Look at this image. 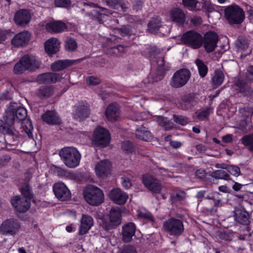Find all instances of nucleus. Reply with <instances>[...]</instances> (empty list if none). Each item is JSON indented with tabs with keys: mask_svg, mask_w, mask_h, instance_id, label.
<instances>
[{
	"mask_svg": "<svg viewBox=\"0 0 253 253\" xmlns=\"http://www.w3.org/2000/svg\"><path fill=\"white\" fill-rule=\"evenodd\" d=\"M27 116V112L25 108L16 103H10L5 111L4 120L8 126H12L15 121L20 122L25 120Z\"/></svg>",
	"mask_w": 253,
	"mask_h": 253,
	"instance_id": "nucleus-1",
	"label": "nucleus"
},
{
	"mask_svg": "<svg viewBox=\"0 0 253 253\" xmlns=\"http://www.w3.org/2000/svg\"><path fill=\"white\" fill-rule=\"evenodd\" d=\"M59 155L64 164L68 168H75L79 165L81 155L76 148L64 147L59 151Z\"/></svg>",
	"mask_w": 253,
	"mask_h": 253,
	"instance_id": "nucleus-2",
	"label": "nucleus"
},
{
	"mask_svg": "<svg viewBox=\"0 0 253 253\" xmlns=\"http://www.w3.org/2000/svg\"><path fill=\"white\" fill-rule=\"evenodd\" d=\"M85 201L90 205L97 206L101 204L104 199V195L101 189L93 185H88L84 190Z\"/></svg>",
	"mask_w": 253,
	"mask_h": 253,
	"instance_id": "nucleus-3",
	"label": "nucleus"
},
{
	"mask_svg": "<svg viewBox=\"0 0 253 253\" xmlns=\"http://www.w3.org/2000/svg\"><path fill=\"white\" fill-rule=\"evenodd\" d=\"M84 8L81 9L82 12H85V15L88 16L92 20H96L100 24H102L104 22L105 17L109 15H112L114 13L117 14L116 12H112L110 10L103 7H100L101 9V11L104 13H100L96 10H90L91 8H95L97 7V5L91 2H84L82 3Z\"/></svg>",
	"mask_w": 253,
	"mask_h": 253,
	"instance_id": "nucleus-4",
	"label": "nucleus"
},
{
	"mask_svg": "<svg viewBox=\"0 0 253 253\" xmlns=\"http://www.w3.org/2000/svg\"><path fill=\"white\" fill-rule=\"evenodd\" d=\"M165 232L170 236L179 237L184 231L183 221L175 217H170L165 220L163 224Z\"/></svg>",
	"mask_w": 253,
	"mask_h": 253,
	"instance_id": "nucleus-5",
	"label": "nucleus"
},
{
	"mask_svg": "<svg viewBox=\"0 0 253 253\" xmlns=\"http://www.w3.org/2000/svg\"><path fill=\"white\" fill-rule=\"evenodd\" d=\"M224 12L227 20L231 25L240 24L245 19V15L243 9L237 5L227 6Z\"/></svg>",
	"mask_w": 253,
	"mask_h": 253,
	"instance_id": "nucleus-6",
	"label": "nucleus"
},
{
	"mask_svg": "<svg viewBox=\"0 0 253 253\" xmlns=\"http://www.w3.org/2000/svg\"><path fill=\"white\" fill-rule=\"evenodd\" d=\"M122 222V213L120 208H113L111 209L109 214V220L103 219L100 226L105 231L116 228Z\"/></svg>",
	"mask_w": 253,
	"mask_h": 253,
	"instance_id": "nucleus-7",
	"label": "nucleus"
},
{
	"mask_svg": "<svg viewBox=\"0 0 253 253\" xmlns=\"http://www.w3.org/2000/svg\"><path fill=\"white\" fill-rule=\"evenodd\" d=\"M181 41L193 49L199 48L203 44V38L198 32L190 30L183 34Z\"/></svg>",
	"mask_w": 253,
	"mask_h": 253,
	"instance_id": "nucleus-8",
	"label": "nucleus"
},
{
	"mask_svg": "<svg viewBox=\"0 0 253 253\" xmlns=\"http://www.w3.org/2000/svg\"><path fill=\"white\" fill-rule=\"evenodd\" d=\"M191 77L190 71L186 68L177 70L174 73L170 81V85L172 87L180 88L184 86Z\"/></svg>",
	"mask_w": 253,
	"mask_h": 253,
	"instance_id": "nucleus-9",
	"label": "nucleus"
},
{
	"mask_svg": "<svg viewBox=\"0 0 253 253\" xmlns=\"http://www.w3.org/2000/svg\"><path fill=\"white\" fill-rule=\"evenodd\" d=\"M110 135L105 128L98 126L93 132V144L102 148L106 147L110 143Z\"/></svg>",
	"mask_w": 253,
	"mask_h": 253,
	"instance_id": "nucleus-10",
	"label": "nucleus"
},
{
	"mask_svg": "<svg viewBox=\"0 0 253 253\" xmlns=\"http://www.w3.org/2000/svg\"><path fill=\"white\" fill-rule=\"evenodd\" d=\"M11 204L14 210L20 213L27 211L31 206V201L29 199L19 195L11 198Z\"/></svg>",
	"mask_w": 253,
	"mask_h": 253,
	"instance_id": "nucleus-11",
	"label": "nucleus"
},
{
	"mask_svg": "<svg viewBox=\"0 0 253 253\" xmlns=\"http://www.w3.org/2000/svg\"><path fill=\"white\" fill-rule=\"evenodd\" d=\"M20 228V224L16 219H10L4 221L0 227V232L3 235H14Z\"/></svg>",
	"mask_w": 253,
	"mask_h": 253,
	"instance_id": "nucleus-12",
	"label": "nucleus"
},
{
	"mask_svg": "<svg viewBox=\"0 0 253 253\" xmlns=\"http://www.w3.org/2000/svg\"><path fill=\"white\" fill-rule=\"evenodd\" d=\"M143 182L150 191L155 193H160L162 189L160 181L149 174L144 175L142 178Z\"/></svg>",
	"mask_w": 253,
	"mask_h": 253,
	"instance_id": "nucleus-13",
	"label": "nucleus"
},
{
	"mask_svg": "<svg viewBox=\"0 0 253 253\" xmlns=\"http://www.w3.org/2000/svg\"><path fill=\"white\" fill-rule=\"evenodd\" d=\"M53 190L56 197L60 201H67L71 197L70 191L63 182L55 183L53 186Z\"/></svg>",
	"mask_w": 253,
	"mask_h": 253,
	"instance_id": "nucleus-14",
	"label": "nucleus"
},
{
	"mask_svg": "<svg viewBox=\"0 0 253 253\" xmlns=\"http://www.w3.org/2000/svg\"><path fill=\"white\" fill-rule=\"evenodd\" d=\"M218 40V35L215 32H207L204 35L203 41L205 50L209 53L212 52L217 46Z\"/></svg>",
	"mask_w": 253,
	"mask_h": 253,
	"instance_id": "nucleus-15",
	"label": "nucleus"
},
{
	"mask_svg": "<svg viewBox=\"0 0 253 253\" xmlns=\"http://www.w3.org/2000/svg\"><path fill=\"white\" fill-rule=\"evenodd\" d=\"M158 69L156 72H151L149 78L152 79V82H157L161 81L165 76L166 71L168 70L164 66L165 60L163 57H159L157 60Z\"/></svg>",
	"mask_w": 253,
	"mask_h": 253,
	"instance_id": "nucleus-16",
	"label": "nucleus"
},
{
	"mask_svg": "<svg viewBox=\"0 0 253 253\" xmlns=\"http://www.w3.org/2000/svg\"><path fill=\"white\" fill-rule=\"evenodd\" d=\"M62 76L58 73H45L38 75L36 81L39 84H51L60 81Z\"/></svg>",
	"mask_w": 253,
	"mask_h": 253,
	"instance_id": "nucleus-17",
	"label": "nucleus"
},
{
	"mask_svg": "<svg viewBox=\"0 0 253 253\" xmlns=\"http://www.w3.org/2000/svg\"><path fill=\"white\" fill-rule=\"evenodd\" d=\"M31 15L30 12L26 9H20L17 11L14 15L15 24L21 27H25L30 22Z\"/></svg>",
	"mask_w": 253,
	"mask_h": 253,
	"instance_id": "nucleus-18",
	"label": "nucleus"
},
{
	"mask_svg": "<svg viewBox=\"0 0 253 253\" xmlns=\"http://www.w3.org/2000/svg\"><path fill=\"white\" fill-rule=\"evenodd\" d=\"M109 197L115 204L122 205L126 203L128 195L121 189L115 188L110 191Z\"/></svg>",
	"mask_w": 253,
	"mask_h": 253,
	"instance_id": "nucleus-19",
	"label": "nucleus"
},
{
	"mask_svg": "<svg viewBox=\"0 0 253 253\" xmlns=\"http://www.w3.org/2000/svg\"><path fill=\"white\" fill-rule=\"evenodd\" d=\"M235 89L243 96L250 97L253 94V89L250 85L243 80H238L234 84Z\"/></svg>",
	"mask_w": 253,
	"mask_h": 253,
	"instance_id": "nucleus-20",
	"label": "nucleus"
},
{
	"mask_svg": "<svg viewBox=\"0 0 253 253\" xmlns=\"http://www.w3.org/2000/svg\"><path fill=\"white\" fill-rule=\"evenodd\" d=\"M136 226L133 222H128L122 227V240L126 243L130 242L135 235Z\"/></svg>",
	"mask_w": 253,
	"mask_h": 253,
	"instance_id": "nucleus-21",
	"label": "nucleus"
},
{
	"mask_svg": "<svg viewBox=\"0 0 253 253\" xmlns=\"http://www.w3.org/2000/svg\"><path fill=\"white\" fill-rule=\"evenodd\" d=\"M31 37L27 31L20 32L14 36L11 40V44L15 47L24 46L29 42Z\"/></svg>",
	"mask_w": 253,
	"mask_h": 253,
	"instance_id": "nucleus-22",
	"label": "nucleus"
},
{
	"mask_svg": "<svg viewBox=\"0 0 253 253\" xmlns=\"http://www.w3.org/2000/svg\"><path fill=\"white\" fill-rule=\"evenodd\" d=\"M67 28L66 24L61 21H52L45 24V29L51 34L62 33Z\"/></svg>",
	"mask_w": 253,
	"mask_h": 253,
	"instance_id": "nucleus-23",
	"label": "nucleus"
},
{
	"mask_svg": "<svg viewBox=\"0 0 253 253\" xmlns=\"http://www.w3.org/2000/svg\"><path fill=\"white\" fill-rule=\"evenodd\" d=\"M28 71L33 72L39 69L41 62L38 58L32 54H25L22 57Z\"/></svg>",
	"mask_w": 253,
	"mask_h": 253,
	"instance_id": "nucleus-24",
	"label": "nucleus"
},
{
	"mask_svg": "<svg viewBox=\"0 0 253 253\" xmlns=\"http://www.w3.org/2000/svg\"><path fill=\"white\" fill-rule=\"evenodd\" d=\"M235 220L240 224L248 225L250 223L249 213L244 209L236 208L234 211Z\"/></svg>",
	"mask_w": 253,
	"mask_h": 253,
	"instance_id": "nucleus-25",
	"label": "nucleus"
},
{
	"mask_svg": "<svg viewBox=\"0 0 253 253\" xmlns=\"http://www.w3.org/2000/svg\"><path fill=\"white\" fill-rule=\"evenodd\" d=\"M60 43L57 38H50L44 43L45 51L49 55H52L59 51Z\"/></svg>",
	"mask_w": 253,
	"mask_h": 253,
	"instance_id": "nucleus-26",
	"label": "nucleus"
},
{
	"mask_svg": "<svg viewBox=\"0 0 253 253\" xmlns=\"http://www.w3.org/2000/svg\"><path fill=\"white\" fill-rule=\"evenodd\" d=\"M111 163L107 160L98 163L96 167V172L98 176L104 178L110 174Z\"/></svg>",
	"mask_w": 253,
	"mask_h": 253,
	"instance_id": "nucleus-27",
	"label": "nucleus"
},
{
	"mask_svg": "<svg viewBox=\"0 0 253 253\" xmlns=\"http://www.w3.org/2000/svg\"><path fill=\"white\" fill-rule=\"evenodd\" d=\"M11 126L6 125L1 131L5 136L4 138L6 144L9 145H11L10 143L11 142L10 139H12V141H14L18 136V131L15 128L12 127Z\"/></svg>",
	"mask_w": 253,
	"mask_h": 253,
	"instance_id": "nucleus-28",
	"label": "nucleus"
},
{
	"mask_svg": "<svg viewBox=\"0 0 253 253\" xmlns=\"http://www.w3.org/2000/svg\"><path fill=\"white\" fill-rule=\"evenodd\" d=\"M93 220L90 216L84 214L81 220L79 234L84 235L87 233L93 225Z\"/></svg>",
	"mask_w": 253,
	"mask_h": 253,
	"instance_id": "nucleus-29",
	"label": "nucleus"
},
{
	"mask_svg": "<svg viewBox=\"0 0 253 253\" xmlns=\"http://www.w3.org/2000/svg\"><path fill=\"white\" fill-rule=\"evenodd\" d=\"M42 120L49 125L60 124L61 120L54 111H48L42 115Z\"/></svg>",
	"mask_w": 253,
	"mask_h": 253,
	"instance_id": "nucleus-30",
	"label": "nucleus"
},
{
	"mask_svg": "<svg viewBox=\"0 0 253 253\" xmlns=\"http://www.w3.org/2000/svg\"><path fill=\"white\" fill-rule=\"evenodd\" d=\"M54 89V87L52 85L42 86L37 90L36 94L40 99H46L53 95Z\"/></svg>",
	"mask_w": 253,
	"mask_h": 253,
	"instance_id": "nucleus-31",
	"label": "nucleus"
},
{
	"mask_svg": "<svg viewBox=\"0 0 253 253\" xmlns=\"http://www.w3.org/2000/svg\"><path fill=\"white\" fill-rule=\"evenodd\" d=\"M89 114V112L87 107L84 105H80L76 107L73 113V117L75 119L81 122L87 118Z\"/></svg>",
	"mask_w": 253,
	"mask_h": 253,
	"instance_id": "nucleus-32",
	"label": "nucleus"
},
{
	"mask_svg": "<svg viewBox=\"0 0 253 253\" xmlns=\"http://www.w3.org/2000/svg\"><path fill=\"white\" fill-rule=\"evenodd\" d=\"M119 106L116 104H110L106 111L107 119L112 122L116 121L119 116Z\"/></svg>",
	"mask_w": 253,
	"mask_h": 253,
	"instance_id": "nucleus-33",
	"label": "nucleus"
},
{
	"mask_svg": "<svg viewBox=\"0 0 253 253\" xmlns=\"http://www.w3.org/2000/svg\"><path fill=\"white\" fill-rule=\"evenodd\" d=\"M106 4L114 9H119V6L123 11L129 7V2L126 0H104Z\"/></svg>",
	"mask_w": 253,
	"mask_h": 253,
	"instance_id": "nucleus-34",
	"label": "nucleus"
},
{
	"mask_svg": "<svg viewBox=\"0 0 253 253\" xmlns=\"http://www.w3.org/2000/svg\"><path fill=\"white\" fill-rule=\"evenodd\" d=\"M75 62V60H63L54 62L51 66L52 71L57 72L61 71L73 65Z\"/></svg>",
	"mask_w": 253,
	"mask_h": 253,
	"instance_id": "nucleus-35",
	"label": "nucleus"
},
{
	"mask_svg": "<svg viewBox=\"0 0 253 253\" xmlns=\"http://www.w3.org/2000/svg\"><path fill=\"white\" fill-rule=\"evenodd\" d=\"M170 16L172 21L179 25H182L185 21V14L181 9H173L170 12Z\"/></svg>",
	"mask_w": 253,
	"mask_h": 253,
	"instance_id": "nucleus-36",
	"label": "nucleus"
},
{
	"mask_svg": "<svg viewBox=\"0 0 253 253\" xmlns=\"http://www.w3.org/2000/svg\"><path fill=\"white\" fill-rule=\"evenodd\" d=\"M161 26V19L158 17H153L148 23V30L151 33L155 34L159 31Z\"/></svg>",
	"mask_w": 253,
	"mask_h": 253,
	"instance_id": "nucleus-37",
	"label": "nucleus"
},
{
	"mask_svg": "<svg viewBox=\"0 0 253 253\" xmlns=\"http://www.w3.org/2000/svg\"><path fill=\"white\" fill-rule=\"evenodd\" d=\"M184 7L192 11H199L202 7V4L200 3V0H182Z\"/></svg>",
	"mask_w": 253,
	"mask_h": 253,
	"instance_id": "nucleus-38",
	"label": "nucleus"
},
{
	"mask_svg": "<svg viewBox=\"0 0 253 253\" xmlns=\"http://www.w3.org/2000/svg\"><path fill=\"white\" fill-rule=\"evenodd\" d=\"M137 217L150 222L154 226L155 219L151 212L145 209H141L137 211Z\"/></svg>",
	"mask_w": 253,
	"mask_h": 253,
	"instance_id": "nucleus-39",
	"label": "nucleus"
},
{
	"mask_svg": "<svg viewBox=\"0 0 253 253\" xmlns=\"http://www.w3.org/2000/svg\"><path fill=\"white\" fill-rule=\"evenodd\" d=\"M22 197L29 199L30 201L33 197V193L31 187L29 183H22L20 188Z\"/></svg>",
	"mask_w": 253,
	"mask_h": 253,
	"instance_id": "nucleus-40",
	"label": "nucleus"
},
{
	"mask_svg": "<svg viewBox=\"0 0 253 253\" xmlns=\"http://www.w3.org/2000/svg\"><path fill=\"white\" fill-rule=\"evenodd\" d=\"M241 141L250 152L253 153V133L245 135L241 138Z\"/></svg>",
	"mask_w": 253,
	"mask_h": 253,
	"instance_id": "nucleus-41",
	"label": "nucleus"
},
{
	"mask_svg": "<svg viewBox=\"0 0 253 253\" xmlns=\"http://www.w3.org/2000/svg\"><path fill=\"white\" fill-rule=\"evenodd\" d=\"M136 137L140 140L144 141H149L152 138V135L150 132L145 130V128L141 127L137 129L136 131Z\"/></svg>",
	"mask_w": 253,
	"mask_h": 253,
	"instance_id": "nucleus-42",
	"label": "nucleus"
},
{
	"mask_svg": "<svg viewBox=\"0 0 253 253\" xmlns=\"http://www.w3.org/2000/svg\"><path fill=\"white\" fill-rule=\"evenodd\" d=\"M194 102V96L193 94L185 95L181 103V108L184 110L189 109L193 106Z\"/></svg>",
	"mask_w": 253,
	"mask_h": 253,
	"instance_id": "nucleus-43",
	"label": "nucleus"
},
{
	"mask_svg": "<svg viewBox=\"0 0 253 253\" xmlns=\"http://www.w3.org/2000/svg\"><path fill=\"white\" fill-rule=\"evenodd\" d=\"M20 122H21L22 126L28 137L29 138H33L32 131L33 130V126L31 121L28 118H26L25 120Z\"/></svg>",
	"mask_w": 253,
	"mask_h": 253,
	"instance_id": "nucleus-44",
	"label": "nucleus"
},
{
	"mask_svg": "<svg viewBox=\"0 0 253 253\" xmlns=\"http://www.w3.org/2000/svg\"><path fill=\"white\" fill-rule=\"evenodd\" d=\"M195 63L198 67L199 75L201 77L204 78L208 72V66L202 60L199 59H197Z\"/></svg>",
	"mask_w": 253,
	"mask_h": 253,
	"instance_id": "nucleus-45",
	"label": "nucleus"
},
{
	"mask_svg": "<svg viewBox=\"0 0 253 253\" xmlns=\"http://www.w3.org/2000/svg\"><path fill=\"white\" fill-rule=\"evenodd\" d=\"M132 174L131 172H126V174L121 177V183L122 186L126 189H128L132 186L131 178Z\"/></svg>",
	"mask_w": 253,
	"mask_h": 253,
	"instance_id": "nucleus-46",
	"label": "nucleus"
},
{
	"mask_svg": "<svg viewBox=\"0 0 253 253\" xmlns=\"http://www.w3.org/2000/svg\"><path fill=\"white\" fill-rule=\"evenodd\" d=\"M224 75L220 70H215L214 76L212 79V84L216 86L220 85L223 82Z\"/></svg>",
	"mask_w": 253,
	"mask_h": 253,
	"instance_id": "nucleus-47",
	"label": "nucleus"
},
{
	"mask_svg": "<svg viewBox=\"0 0 253 253\" xmlns=\"http://www.w3.org/2000/svg\"><path fill=\"white\" fill-rule=\"evenodd\" d=\"M28 71L26 64L24 63L22 57L16 63L13 68V72L15 74H23L26 71Z\"/></svg>",
	"mask_w": 253,
	"mask_h": 253,
	"instance_id": "nucleus-48",
	"label": "nucleus"
},
{
	"mask_svg": "<svg viewBox=\"0 0 253 253\" xmlns=\"http://www.w3.org/2000/svg\"><path fill=\"white\" fill-rule=\"evenodd\" d=\"M210 175L216 179L229 180L230 177L226 171L221 169L213 171Z\"/></svg>",
	"mask_w": 253,
	"mask_h": 253,
	"instance_id": "nucleus-49",
	"label": "nucleus"
},
{
	"mask_svg": "<svg viewBox=\"0 0 253 253\" xmlns=\"http://www.w3.org/2000/svg\"><path fill=\"white\" fill-rule=\"evenodd\" d=\"M239 113L240 116L244 118V119L251 120V116L253 114V109L250 107H245L239 109Z\"/></svg>",
	"mask_w": 253,
	"mask_h": 253,
	"instance_id": "nucleus-50",
	"label": "nucleus"
},
{
	"mask_svg": "<svg viewBox=\"0 0 253 253\" xmlns=\"http://www.w3.org/2000/svg\"><path fill=\"white\" fill-rule=\"evenodd\" d=\"M65 47L67 50L73 51L77 48V43L73 38H68L65 41Z\"/></svg>",
	"mask_w": 253,
	"mask_h": 253,
	"instance_id": "nucleus-51",
	"label": "nucleus"
},
{
	"mask_svg": "<svg viewBox=\"0 0 253 253\" xmlns=\"http://www.w3.org/2000/svg\"><path fill=\"white\" fill-rule=\"evenodd\" d=\"M186 193L182 190H178L171 196V200L172 203H176L178 201H181L184 200L186 197Z\"/></svg>",
	"mask_w": 253,
	"mask_h": 253,
	"instance_id": "nucleus-52",
	"label": "nucleus"
},
{
	"mask_svg": "<svg viewBox=\"0 0 253 253\" xmlns=\"http://www.w3.org/2000/svg\"><path fill=\"white\" fill-rule=\"evenodd\" d=\"M125 51V47L122 45H118L109 48L108 50V53L110 54H115L118 55L120 53H123Z\"/></svg>",
	"mask_w": 253,
	"mask_h": 253,
	"instance_id": "nucleus-53",
	"label": "nucleus"
},
{
	"mask_svg": "<svg viewBox=\"0 0 253 253\" xmlns=\"http://www.w3.org/2000/svg\"><path fill=\"white\" fill-rule=\"evenodd\" d=\"M226 170L230 174L235 176H238L241 172L240 168L234 165H228Z\"/></svg>",
	"mask_w": 253,
	"mask_h": 253,
	"instance_id": "nucleus-54",
	"label": "nucleus"
},
{
	"mask_svg": "<svg viewBox=\"0 0 253 253\" xmlns=\"http://www.w3.org/2000/svg\"><path fill=\"white\" fill-rule=\"evenodd\" d=\"M173 118L175 123L182 126L185 125L188 123V118L183 116L174 115Z\"/></svg>",
	"mask_w": 253,
	"mask_h": 253,
	"instance_id": "nucleus-55",
	"label": "nucleus"
},
{
	"mask_svg": "<svg viewBox=\"0 0 253 253\" xmlns=\"http://www.w3.org/2000/svg\"><path fill=\"white\" fill-rule=\"evenodd\" d=\"M122 149L127 153H132L134 151L133 144L129 141H124L122 143Z\"/></svg>",
	"mask_w": 253,
	"mask_h": 253,
	"instance_id": "nucleus-56",
	"label": "nucleus"
},
{
	"mask_svg": "<svg viewBox=\"0 0 253 253\" xmlns=\"http://www.w3.org/2000/svg\"><path fill=\"white\" fill-rule=\"evenodd\" d=\"M143 5V0H133L132 1V8L136 11L141 10Z\"/></svg>",
	"mask_w": 253,
	"mask_h": 253,
	"instance_id": "nucleus-57",
	"label": "nucleus"
},
{
	"mask_svg": "<svg viewBox=\"0 0 253 253\" xmlns=\"http://www.w3.org/2000/svg\"><path fill=\"white\" fill-rule=\"evenodd\" d=\"M237 45L241 49L246 50L249 47V42L247 39L241 38L238 40Z\"/></svg>",
	"mask_w": 253,
	"mask_h": 253,
	"instance_id": "nucleus-58",
	"label": "nucleus"
},
{
	"mask_svg": "<svg viewBox=\"0 0 253 253\" xmlns=\"http://www.w3.org/2000/svg\"><path fill=\"white\" fill-rule=\"evenodd\" d=\"M55 4L57 7L69 8L71 6V0H55Z\"/></svg>",
	"mask_w": 253,
	"mask_h": 253,
	"instance_id": "nucleus-59",
	"label": "nucleus"
},
{
	"mask_svg": "<svg viewBox=\"0 0 253 253\" xmlns=\"http://www.w3.org/2000/svg\"><path fill=\"white\" fill-rule=\"evenodd\" d=\"M211 112V108L210 107H207L204 110L199 113L197 115V117L200 120H204L208 117Z\"/></svg>",
	"mask_w": 253,
	"mask_h": 253,
	"instance_id": "nucleus-60",
	"label": "nucleus"
},
{
	"mask_svg": "<svg viewBox=\"0 0 253 253\" xmlns=\"http://www.w3.org/2000/svg\"><path fill=\"white\" fill-rule=\"evenodd\" d=\"M200 3L202 4V7L200 9V10H204L208 12L213 10V8L211 3L209 2H206L204 0H200Z\"/></svg>",
	"mask_w": 253,
	"mask_h": 253,
	"instance_id": "nucleus-61",
	"label": "nucleus"
},
{
	"mask_svg": "<svg viewBox=\"0 0 253 253\" xmlns=\"http://www.w3.org/2000/svg\"><path fill=\"white\" fill-rule=\"evenodd\" d=\"M120 253H137L135 248L132 245H126L124 246Z\"/></svg>",
	"mask_w": 253,
	"mask_h": 253,
	"instance_id": "nucleus-62",
	"label": "nucleus"
},
{
	"mask_svg": "<svg viewBox=\"0 0 253 253\" xmlns=\"http://www.w3.org/2000/svg\"><path fill=\"white\" fill-rule=\"evenodd\" d=\"M250 123H251V120L244 119L242 122H241L240 123V124L239 125L240 128L243 130L247 131L248 129H250V126H251Z\"/></svg>",
	"mask_w": 253,
	"mask_h": 253,
	"instance_id": "nucleus-63",
	"label": "nucleus"
},
{
	"mask_svg": "<svg viewBox=\"0 0 253 253\" xmlns=\"http://www.w3.org/2000/svg\"><path fill=\"white\" fill-rule=\"evenodd\" d=\"M86 81L89 85H96L101 83V80L99 78L93 76H90L88 77Z\"/></svg>",
	"mask_w": 253,
	"mask_h": 253,
	"instance_id": "nucleus-64",
	"label": "nucleus"
}]
</instances>
